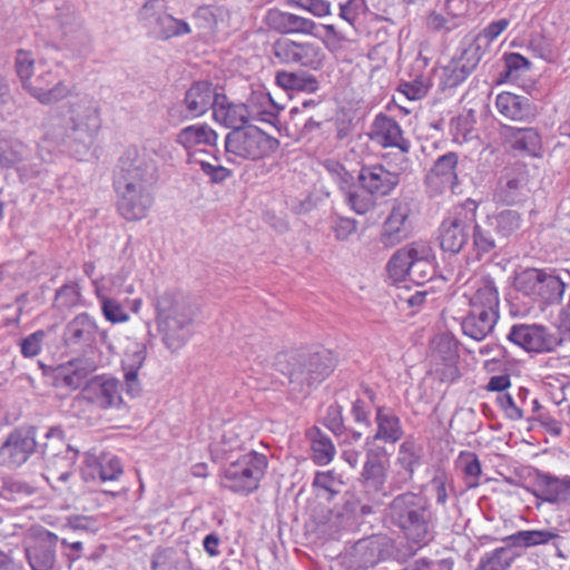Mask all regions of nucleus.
Masks as SVG:
<instances>
[{
  "label": "nucleus",
  "instance_id": "nucleus-3",
  "mask_svg": "<svg viewBox=\"0 0 570 570\" xmlns=\"http://www.w3.org/2000/svg\"><path fill=\"white\" fill-rule=\"evenodd\" d=\"M16 71L23 89L42 105L59 102L71 92L59 77L58 65H50L45 59L36 61L30 51H17Z\"/></svg>",
  "mask_w": 570,
  "mask_h": 570
},
{
  "label": "nucleus",
  "instance_id": "nucleus-9",
  "mask_svg": "<svg viewBox=\"0 0 570 570\" xmlns=\"http://www.w3.org/2000/svg\"><path fill=\"white\" fill-rule=\"evenodd\" d=\"M50 455L49 443L37 441V428L24 425L13 429L0 446V464L16 469L24 464L31 455Z\"/></svg>",
  "mask_w": 570,
  "mask_h": 570
},
{
  "label": "nucleus",
  "instance_id": "nucleus-63",
  "mask_svg": "<svg viewBox=\"0 0 570 570\" xmlns=\"http://www.w3.org/2000/svg\"><path fill=\"white\" fill-rule=\"evenodd\" d=\"M200 168L214 183H222L232 175L229 169L220 165H212L207 161H200Z\"/></svg>",
  "mask_w": 570,
  "mask_h": 570
},
{
  "label": "nucleus",
  "instance_id": "nucleus-7",
  "mask_svg": "<svg viewBox=\"0 0 570 570\" xmlns=\"http://www.w3.org/2000/svg\"><path fill=\"white\" fill-rule=\"evenodd\" d=\"M386 268L394 282L409 279L423 286L435 275L433 250L425 242H412L392 255Z\"/></svg>",
  "mask_w": 570,
  "mask_h": 570
},
{
  "label": "nucleus",
  "instance_id": "nucleus-26",
  "mask_svg": "<svg viewBox=\"0 0 570 570\" xmlns=\"http://www.w3.org/2000/svg\"><path fill=\"white\" fill-rule=\"evenodd\" d=\"M431 358L434 362L435 372L440 373L442 381H454L459 377L460 373L456 367L458 346L451 336L442 334L432 341Z\"/></svg>",
  "mask_w": 570,
  "mask_h": 570
},
{
  "label": "nucleus",
  "instance_id": "nucleus-54",
  "mask_svg": "<svg viewBox=\"0 0 570 570\" xmlns=\"http://www.w3.org/2000/svg\"><path fill=\"white\" fill-rule=\"evenodd\" d=\"M493 232V228H490L487 223L484 226H474L473 245L479 256L489 254L495 248V240L492 236Z\"/></svg>",
  "mask_w": 570,
  "mask_h": 570
},
{
  "label": "nucleus",
  "instance_id": "nucleus-57",
  "mask_svg": "<svg viewBox=\"0 0 570 570\" xmlns=\"http://www.w3.org/2000/svg\"><path fill=\"white\" fill-rule=\"evenodd\" d=\"M288 2L308 11L317 18L331 14V3L326 0H288Z\"/></svg>",
  "mask_w": 570,
  "mask_h": 570
},
{
  "label": "nucleus",
  "instance_id": "nucleus-52",
  "mask_svg": "<svg viewBox=\"0 0 570 570\" xmlns=\"http://www.w3.org/2000/svg\"><path fill=\"white\" fill-rule=\"evenodd\" d=\"M99 299L102 315L108 322L116 324L129 320V315L120 302L107 296H100Z\"/></svg>",
  "mask_w": 570,
  "mask_h": 570
},
{
  "label": "nucleus",
  "instance_id": "nucleus-22",
  "mask_svg": "<svg viewBox=\"0 0 570 570\" xmlns=\"http://www.w3.org/2000/svg\"><path fill=\"white\" fill-rule=\"evenodd\" d=\"M95 371L96 365L92 361L78 357L55 367L49 376L52 386L56 389L76 391L83 387L86 382L89 381V375Z\"/></svg>",
  "mask_w": 570,
  "mask_h": 570
},
{
  "label": "nucleus",
  "instance_id": "nucleus-51",
  "mask_svg": "<svg viewBox=\"0 0 570 570\" xmlns=\"http://www.w3.org/2000/svg\"><path fill=\"white\" fill-rule=\"evenodd\" d=\"M512 547L508 544L500 547L493 551L485 553L481 560L487 563L492 570H507L514 561V554L511 551Z\"/></svg>",
  "mask_w": 570,
  "mask_h": 570
},
{
  "label": "nucleus",
  "instance_id": "nucleus-47",
  "mask_svg": "<svg viewBox=\"0 0 570 570\" xmlns=\"http://www.w3.org/2000/svg\"><path fill=\"white\" fill-rule=\"evenodd\" d=\"M510 26V19L501 18L490 22L482 31H480L470 42L485 53L491 42L494 41Z\"/></svg>",
  "mask_w": 570,
  "mask_h": 570
},
{
  "label": "nucleus",
  "instance_id": "nucleus-38",
  "mask_svg": "<svg viewBox=\"0 0 570 570\" xmlns=\"http://www.w3.org/2000/svg\"><path fill=\"white\" fill-rule=\"evenodd\" d=\"M217 139V132L207 124L187 126L177 135V142L185 149H191L199 145L215 146Z\"/></svg>",
  "mask_w": 570,
  "mask_h": 570
},
{
  "label": "nucleus",
  "instance_id": "nucleus-30",
  "mask_svg": "<svg viewBox=\"0 0 570 570\" xmlns=\"http://www.w3.org/2000/svg\"><path fill=\"white\" fill-rule=\"evenodd\" d=\"M562 539L556 529L541 530H520L503 539L509 547L529 549L537 546H546L553 542L556 556L562 560L569 559V553L564 552L561 544L557 542Z\"/></svg>",
  "mask_w": 570,
  "mask_h": 570
},
{
  "label": "nucleus",
  "instance_id": "nucleus-45",
  "mask_svg": "<svg viewBox=\"0 0 570 570\" xmlns=\"http://www.w3.org/2000/svg\"><path fill=\"white\" fill-rule=\"evenodd\" d=\"M27 146L19 140H0V169L10 168L27 157Z\"/></svg>",
  "mask_w": 570,
  "mask_h": 570
},
{
  "label": "nucleus",
  "instance_id": "nucleus-44",
  "mask_svg": "<svg viewBox=\"0 0 570 570\" xmlns=\"http://www.w3.org/2000/svg\"><path fill=\"white\" fill-rule=\"evenodd\" d=\"M487 224L501 237H509L521 226V216L518 212L505 209L498 215L488 217Z\"/></svg>",
  "mask_w": 570,
  "mask_h": 570
},
{
  "label": "nucleus",
  "instance_id": "nucleus-34",
  "mask_svg": "<svg viewBox=\"0 0 570 570\" xmlns=\"http://www.w3.org/2000/svg\"><path fill=\"white\" fill-rule=\"evenodd\" d=\"M82 474L86 481H115L122 474V466L119 459L115 455L102 454L99 458L89 455L86 459Z\"/></svg>",
  "mask_w": 570,
  "mask_h": 570
},
{
  "label": "nucleus",
  "instance_id": "nucleus-1",
  "mask_svg": "<svg viewBox=\"0 0 570 570\" xmlns=\"http://www.w3.org/2000/svg\"><path fill=\"white\" fill-rule=\"evenodd\" d=\"M154 153L146 148L129 147L120 156L114 177L118 196V210L129 220L145 218L153 206V186L157 180Z\"/></svg>",
  "mask_w": 570,
  "mask_h": 570
},
{
  "label": "nucleus",
  "instance_id": "nucleus-37",
  "mask_svg": "<svg viewBox=\"0 0 570 570\" xmlns=\"http://www.w3.org/2000/svg\"><path fill=\"white\" fill-rule=\"evenodd\" d=\"M495 106L502 116L514 121L524 120L533 116L530 100L511 92L498 95Z\"/></svg>",
  "mask_w": 570,
  "mask_h": 570
},
{
  "label": "nucleus",
  "instance_id": "nucleus-10",
  "mask_svg": "<svg viewBox=\"0 0 570 570\" xmlns=\"http://www.w3.org/2000/svg\"><path fill=\"white\" fill-rule=\"evenodd\" d=\"M278 147L279 141L276 138L253 125L232 130L225 138L227 154L245 160L263 159L276 151Z\"/></svg>",
  "mask_w": 570,
  "mask_h": 570
},
{
  "label": "nucleus",
  "instance_id": "nucleus-18",
  "mask_svg": "<svg viewBox=\"0 0 570 570\" xmlns=\"http://www.w3.org/2000/svg\"><path fill=\"white\" fill-rule=\"evenodd\" d=\"M368 136L372 141L384 148H399L402 154L400 170H405L407 168L409 158L405 156V154L409 153L411 142L404 137L400 124L394 118L384 114L376 115L371 125Z\"/></svg>",
  "mask_w": 570,
  "mask_h": 570
},
{
  "label": "nucleus",
  "instance_id": "nucleus-20",
  "mask_svg": "<svg viewBox=\"0 0 570 570\" xmlns=\"http://www.w3.org/2000/svg\"><path fill=\"white\" fill-rule=\"evenodd\" d=\"M458 155L446 153L440 156L425 177L426 191L435 197L454 190L458 185Z\"/></svg>",
  "mask_w": 570,
  "mask_h": 570
},
{
  "label": "nucleus",
  "instance_id": "nucleus-11",
  "mask_svg": "<svg viewBox=\"0 0 570 570\" xmlns=\"http://www.w3.org/2000/svg\"><path fill=\"white\" fill-rule=\"evenodd\" d=\"M70 111L71 117L66 134L52 132V139L59 141L67 136L85 146L91 145L101 128L99 102L92 97L82 96L71 105Z\"/></svg>",
  "mask_w": 570,
  "mask_h": 570
},
{
  "label": "nucleus",
  "instance_id": "nucleus-64",
  "mask_svg": "<svg viewBox=\"0 0 570 570\" xmlns=\"http://www.w3.org/2000/svg\"><path fill=\"white\" fill-rule=\"evenodd\" d=\"M462 73L460 72V69L458 68V62H454L453 60L450 61V63L444 68L443 70V83L446 87H456L462 81H464L466 78H461Z\"/></svg>",
  "mask_w": 570,
  "mask_h": 570
},
{
  "label": "nucleus",
  "instance_id": "nucleus-35",
  "mask_svg": "<svg viewBox=\"0 0 570 570\" xmlns=\"http://www.w3.org/2000/svg\"><path fill=\"white\" fill-rule=\"evenodd\" d=\"M470 236V225L460 217L445 218L440 226V245L443 250L459 253Z\"/></svg>",
  "mask_w": 570,
  "mask_h": 570
},
{
  "label": "nucleus",
  "instance_id": "nucleus-60",
  "mask_svg": "<svg viewBox=\"0 0 570 570\" xmlns=\"http://www.w3.org/2000/svg\"><path fill=\"white\" fill-rule=\"evenodd\" d=\"M357 222L348 217H338L333 226L336 239L345 240L356 232Z\"/></svg>",
  "mask_w": 570,
  "mask_h": 570
},
{
  "label": "nucleus",
  "instance_id": "nucleus-49",
  "mask_svg": "<svg viewBox=\"0 0 570 570\" xmlns=\"http://www.w3.org/2000/svg\"><path fill=\"white\" fill-rule=\"evenodd\" d=\"M345 199L350 208L357 215H365L376 205V197L363 189L351 188L345 194Z\"/></svg>",
  "mask_w": 570,
  "mask_h": 570
},
{
  "label": "nucleus",
  "instance_id": "nucleus-28",
  "mask_svg": "<svg viewBox=\"0 0 570 570\" xmlns=\"http://www.w3.org/2000/svg\"><path fill=\"white\" fill-rule=\"evenodd\" d=\"M501 137L504 144L514 151L530 157L541 156L542 139L533 127L504 125L501 127Z\"/></svg>",
  "mask_w": 570,
  "mask_h": 570
},
{
  "label": "nucleus",
  "instance_id": "nucleus-15",
  "mask_svg": "<svg viewBox=\"0 0 570 570\" xmlns=\"http://www.w3.org/2000/svg\"><path fill=\"white\" fill-rule=\"evenodd\" d=\"M392 553L391 540L385 535H372L355 542L346 552L344 559L351 569L367 570Z\"/></svg>",
  "mask_w": 570,
  "mask_h": 570
},
{
  "label": "nucleus",
  "instance_id": "nucleus-19",
  "mask_svg": "<svg viewBox=\"0 0 570 570\" xmlns=\"http://www.w3.org/2000/svg\"><path fill=\"white\" fill-rule=\"evenodd\" d=\"M411 214L412 208L409 202H394L380 234V243L383 247H395L410 237L413 229Z\"/></svg>",
  "mask_w": 570,
  "mask_h": 570
},
{
  "label": "nucleus",
  "instance_id": "nucleus-42",
  "mask_svg": "<svg viewBox=\"0 0 570 570\" xmlns=\"http://www.w3.org/2000/svg\"><path fill=\"white\" fill-rule=\"evenodd\" d=\"M542 276L540 277L535 301L546 304L560 303L566 291L564 282L559 276L544 269H542Z\"/></svg>",
  "mask_w": 570,
  "mask_h": 570
},
{
  "label": "nucleus",
  "instance_id": "nucleus-2",
  "mask_svg": "<svg viewBox=\"0 0 570 570\" xmlns=\"http://www.w3.org/2000/svg\"><path fill=\"white\" fill-rule=\"evenodd\" d=\"M384 520L412 543L425 546L432 539L435 517L421 493L407 491L394 497L384 510Z\"/></svg>",
  "mask_w": 570,
  "mask_h": 570
},
{
  "label": "nucleus",
  "instance_id": "nucleus-56",
  "mask_svg": "<svg viewBox=\"0 0 570 570\" xmlns=\"http://www.w3.org/2000/svg\"><path fill=\"white\" fill-rule=\"evenodd\" d=\"M365 0H348L340 4V17L354 26L356 20L366 12Z\"/></svg>",
  "mask_w": 570,
  "mask_h": 570
},
{
  "label": "nucleus",
  "instance_id": "nucleus-21",
  "mask_svg": "<svg viewBox=\"0 0 570 570\" xmlns=\"http://www.w3.org/2000/svg\"><path fill=\"white\" fill-rule=\"evenodd\" d=\"M222 92L209 81L194 82L180 104L184 119L200 117L210 109L214 111Z\"/></svg>",
  "mask_w": 570,
  "mask_h": 570
},
{
  "label": "nucleus",
  "instance_id": "nucleus-36",
  "mask_svg": "<svg viewBox=\"0 0 570 570\" xmlns=\"http://www.w3.org/2000/svg\"><path fill=\"white\" fill-rule=\"evenodd\" d=\"M527 179L522 171L508 170L500 179L494 193V199L505 205H513L524 196Z\"/></svg>",
  "mask_w": 570,
  "mask_h": 570
},
{
  "label": "nucleus",
  "instance_id": "nucleus-13",
  "mask_svg": "<svg viewBox=\"0 0 570 570\" xmlns=\"http://www.w3.org/2000/svg\"><path fill=\"white\" fill-rule=\"evenodd\" d=\"M272 61L279 65H293L309 69H318L323 62L322 48L309 41H295L278 38L272 43Z\"/></svg>",
  "mask_w": 570,
  "mask_h": 570
},
{
  "label": "nucleus",
  "instance_id": "nucleus-31",
  "mask_svg": "<svg viewBox=\"0 0 570 570\" xmlns=\"http://www.w3.org/2000/svg\"><path fill=\"white\" fill-rule=\"evenodd\" d=\"M258 114L259 111L252 110L245 104L230 102L226 95L222 92L214 108L213 117L225 127L238 130L247 127L246 124L255 119Z\"/></svg>",
  "mask_w": 570,
  "mask_h": 570
},
{
  "label": "nucleus",
  "instance_id": "nucleus-25",
  "mask_svg": "<svg viewBox=\"0 0 570 570\" xmlns=\"http://www.w3.org/2000/svg\"><path fill=\"white\" fill-rule=\"evenodd\" d=\"M99 333V326L91 315L80 313L71 318L65 326L62 341L66 346L82 350L91 347Z\"/></svg>",
  "mask_w": 570,
  "mask_h": 570
},
{
  "label": "nucleus",
  "instance_id": "nucleus-59",
  "mask_svg": "<svg viewBox=\"0 0 570 570\" xmlns=\"http://www.w3.org/2000/svg\"><path fill=\"white\" fill-rule=\"evenodd\" d=\"M497 403L508 419L518 421L523 417V411L515 404L513 397L509 393L499 395L497 397Z\"/></svg>",
  "mask_w": 570,
  "mask_h": 570
},
{
  "label": "nucleus",
  "instance_id": "nucleus-32",
  "mask_svg": "<svg viewBox=\"0 0 570 570\" xmlns=\"http://www.w3.org/2000/svg\"><path fill=\"white\" fill-rule=\"evenodd\" d=\"M376 432L373 435L374 441L386 444L397 443L404 435L401 419L394 410L387 406L377 405L375 407Z\"/></svg>",
  "mask_w": 570,
  "mask_h": 570
},
{
  "label": "nucleus",
  "instance_id": "nucleus-16",
  "mask_svg": "<svg viewBox=\"0 0 570 570\" xmlns=\"http://www.w3.org/2000/svg\"><path fill=\"white\" fill-rule=\"evenodd\" d=\"M509 341L521 346L528 352L551 353L563 341L558 333L539 324H515L508 334Z\"/></svg>",
  "mask_w": 570,
  "mask_h": 570
},
{
  "label": "nucleus",
  "instance_id": "nucleus-14",
  "mask_svg": "<svg viewBox=\"0 0 570 570\" xmlns=\"http://www.w3.org/2000/svg\"><path fill=\"white\" fill-rule=\"evenodd\" d=\"M139 20L159 40H169L191 31L185 20L167 13L159 0H148L139 10Z\"/></svg>",
  "mask_w": 570,
  "mask_h": 570
},
{
  "label": "nucleus",
  "instance_id": "nucleus-41",
  "mask_svg": "<svg viewBox=\"0 0 570 570\" xmlns=\"http://www.w3.org/2000/svg\"><path fill=\"white\" fill-rule=\"evenodd\" d=\"M421 461V448L416 444L415 440L410 436L399 448L396 464L401 465L403 472L401 473V483H406L412 480L415 466Z\"/></svg>",
  "mask_w": 570,
  "mask_h": 570
},
{
  "label": "nucleus",
  "instance_id": "nucleus-4",
  "mask_svg": "<svg viewBox=\"0 0 570 570\" xmlns=\"http://www.w3.org/2000/svg\"><path fill=\"white\" fill-rule=\"evenodd\" d=\"M158 331L167 348H181L191 334L195 307L180 292L168 291L156 302Z\"/></svg>",
  "mask_w": 570,
  "mask_h": 570
},
{
  "label": "nucleus",
  "instance_id": "nucleus-12",
  "mask_svg": "<svg viewBox=\"0 0 570 570\" xmlns=\"http://www.w3.org/2000/svg\"><path fill=\"white\" fill-rule=\"evenodd\" d=\"M122 389L124 384L116 377L107 375L94 376L86 382L76 395L73 406L87 403L102 411L120 410L125 406Z\"/></svg>",
  "mask_w": 570,
  "mask_h": 570
},
{
  "label": "nucleus",
  "instance_id": "nucleus-33",
  "mask_svg": "<svg viewBox=\"0 0 570 570\" xmlns=\"http://www.w3.org/2000/svg\"><path fill=\"white\" fill-rule=\"evenodd\" d=\"M146 360V346L144 343H131L121 361L122 370L125 372V384L127 394L137 396L141 391V385L138 380V371L141 368Z\"/></svg>",
  "mask_w": 570,
  "mask_h": 570
},
{
  "label": "nucleus",
  "instance_id": "nucleus-50",
  "mask_svg": "<svg viewBox=\"0 0 570 570\" xmlns=\"http://www.w3.org/2000/svg\"><path fill=\"white\" fill-rule=\"evenodd\" d=\"M542 269L527 268L515 277V288L535 301Z\"/></svg>",
  "mask_w": 570,
  "mask_h": 570
},
{
  "label": "nucleus",
  "instance_id": "nucleus-46",
  "mask_svg": "<svg viewBox=\"0 0 570 570\" xmlns=\"http://www.w3.org/2000/svg\"><path fill=\"white\" fill-rule=\"evenodd\" d=\"M460 55L452 60L458 62V68L462 73L460 77L468 78L476 68L484 53L480 50L479 46L475 47L471 42L464 43Z\"/></svg>",
  "mask_w": 570,
  "mask_h": 570
},
{
  "label": "nucleus",
  "instance_id": "nucleus-62",
  "mask_svg": "<svg viewBox=\"0 0 570 570\" xmlns=\"http://www.w3.org/2000/svg\"><path fill=\"white\" fill-rule=\"evenodd\" d=\"M326 428H328L334 434L340 435L343 433V417L338 406H330L324 417Z\"/></svg>",
  "mask_w": 570,
  "mask_h": 570
},
{
  "label": "nucleus",
  "instance_id": "nucleus-23",
  "mask_svg": "<svg viewBox=\"0 0 570 570\" xmlns=\"http://www.w3.org/2000/svg\"><path fill=\"white\" fill-rule=\"evenodd\" d=\"M358 187L376 198L390 195L400 183V174L381 164L364 165L357 175Z\"/></svg>",
  "mask_w": 570,
  "mask_h": 570
},
{
  "label": "nucleus",
  "instance_id": "nucleus-17",
  "mask_svg": "<svg viewBox=\"0 0 570 570\" xmlns=\"http://www.w3.org/2000/svg\"><path fill=\"white\" fill-rule=\"evenodd\" d=\"M45 438L52 453L50 455H42L48 462V472L56 480L67 482L72 474V469L77 460V451L66 444L62 432L59 429H50Z\"/></svg>",
  "mask_w": 570,
  "mask_h": 570
},
{
  "label": "nucleus",
  "instance_id": "nucleus-29",
  "mask_svg": "<svg viewBox=\"0 0 570 570\" xmlns=\"http://www.w3.org/2000/svg\"><path fill=\"white\" fill-rule=\"evenodd\" d=\"M535 498L550 504H570V475L562 478L538 471L534 481Z\"/></svg>",
  "mask_w": 570,
  "mask_h": 570
},
{
  "label": "nucleus",
  "instance_id": "nucleus-39",
  "mask_svg": "<svg viewBox=\"0 0 570 570\" xmlns=\"http://www.w3.org/2000/svg\"><path fill=\"white\" fill-rule=\"evenodd\" d=\"M275 81L281 88L291 91L314 92L318 89L316 77L306 71H278Z\"/></svg>",
  "mask_w": 570,
  "mask_h": 570
},
{
  "label": "nucleus",
  "instance_id": "nucleus-48",
  "mask_svg": "<svg viewBox=\"0 0 570 570\" xmlns=\"http://www.w3.org/2000/svg\"><path fill=\"white\" fill-rule=\"evenodd\" d=\"M456 464L464 474L468 488H476L480 483L479 478L482 473L481 463L476 454L472 452H462Z\"/></svg>",
  "mask_w": 570,
  "mask_h": 570
},
{
  "label": "nucleus",
  "instance_id": "nucleus-5",
  "mask_svg": "<svg viewBox=\"0 0 570 570\" xmlns=\"http://www.w3.org/2000/svg\"><path fill=\"white\" fill-rule=\"evenodd\" d=\"M275 367L299 389L321 383L335 367V360L327 350L314 353H278Z\"/></svg>",
  "mask_w": 570,
  "mask_h": 570
},
{
  "label": "nucleus",
  "instance_id": "nucleus-40",
  "mask_svg": "<svg viewBox=\"0 0 570 570\" xmlns=\"http://www.w3.org/2000/svg\"><path fill=\"white\" fill-rule=\"evenodd\" d=\"M307 439L311 443L312 459L318 465H326L335 456L336 450L331 438L313 426L307 431Z\"/></svg>",
  "mask_w": 570,
  "mask_h": 570
},
{
  "label": "nucleus",
  "instance_id": "nucleus-53",
  "mask_svg": "<svg viewBox=\"0 0 570 570\" xmlns=\"http://www.w3.org/2000/svg\"><path fill=\"white\" fill-rule=\"evenodd\" d=\"M313 485L328 493L327 499L330 500L342 491L344 483L340 475L333 471H326L315 474Z\"/></svg>",
  "mask_w": 570,
  "mask_h": 570
},
{
  "label": "nucleus",
  "instance_id": "nucleus-58",
  "mask_svg": "<svg viewBox=\"0 0 570 570\" xmlns=\"http://www.w3.org/2000/svg\"><path fill=\"white\" fill-rule=\"evenodd\" d=\"M80 298V292L77 285H63L56 294V301L63 307L75 306Z\"/></svg>",
  "mask_w": 570,
  "mask_h": 570
},
{
  "label": "nucleus",
  "instance_id": "nucleus-8",
  "mask_svg": "<svg viewBox=\"0 0 570 570\" xmlns=\"http://www.w3.org/2000/svg\"><path fill=\"white\" fill-rule=\"evenodd\" d=\"M267 464L264 454L255 451L245 453L224 469L220 483L235 493L248 494L258 489Z\"/></svg>",
  "mask_w": 570,
  "mask_h": 570
},
{
  "label": "nucleus",
  "instance_id": "nucleus-24",
  "mask_svg": "<svg viewBox=\"0 0 570 570\" xmlns=\"http://www.w3.org/2000/svg\"><path fill=\"white\" fill-rule=\"evenodd\" d=\"M57 534L43 530L37 537L30 539L24 553L31 570H52L57 561Z\"/></svg>",
  "mask_w": 570,
  "mask_h": 570
},
{
  "label": "nucleus",
  "instance_id": "nucleus-55",
  "mask_svg": "<svg viewBox=\"0 0 570 570\" xmlns=\"http://www.w3.org/2000/svg\"><path fill=\"white\" fill-rule=\"evenodd\" d=\"M47 336L43 330H38L21 340L20 350L24 357H35L40 354L42 343Z\"/></svg>",
  "mask_w": 570,
  "mask_h": 570
},
{
  "label": "nucleus",
  "instance_id": "nucleus-27",
  "mask_svg": "<svg viewBox=\"0 0 570 570\" xmlns=\"http://www.w3.org/2000/svg\"><path fill=\"white\" fill-rule=\"evenodd\" d=\"M265 22L271 30L281 35L317 36V24L314 20L278 9L268 10Z\"/></svg>",
  "mask_w": 570,
  "mask_h": 570
},
{
  "label": "nucleus",
  "instance_id": "nucleus-61",
  "mask_svg": "<svg viewBox=\"0 0 570 570\" xmlns=\"http://www.w3.org/2000/svg\"><path fill=\"white\" fill-rule=\"evenodd\" d=\"M399 91L410 100H417L424 97L428 92V87L421 80L411 82H403L399 87Z\"/></svg>",
  "mask_w": 570,
  "mask_h": 570
},
{
  "label": "nucleus",
  "instance_id": "nucleus-43",
  "mask_svg": "<svg viewBox=\"0 0 570 570\" xmlns=\"http://www.w3.org/2000/svg\"><path fill=\"white\" fill-rule=\"evenodd\" d=\"M361 476L366 488L381 490L386 480L385 466L381 459L368 453Z\"/></svg>",
  "mask_w": 570,
  "mask_h": 570
},
{
  "label": "nucleus",
  "instance_id": "nucleus-6",
  "mask_svg": "<svg viewBox=\"0 0 570 570\" xmlns=\"http://www.w3.org/2000/svg\"><path fill=\"white\" fill-rule=\"evenodd\" d=\"M499 320V293L491 279H482L470 297V309L461 320L462 333L481 342L492 335Z\"/></svg>",
  "mask_w": 570,
  "mask_h": 570
}]
</instances>
